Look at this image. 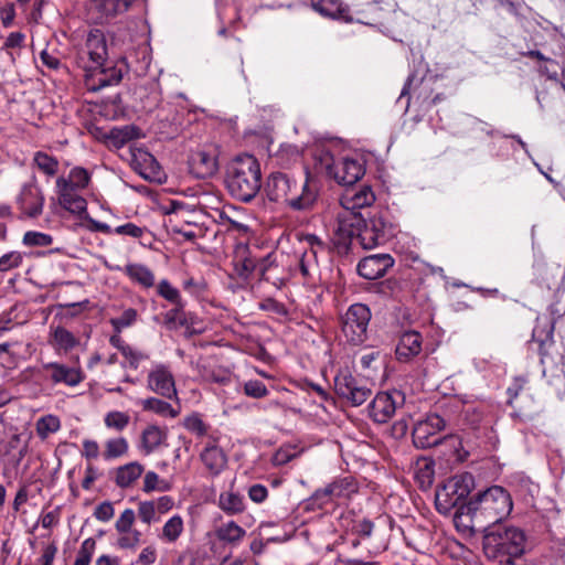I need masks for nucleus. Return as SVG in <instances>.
Returning a JSON list of instances; mask_svg holds the SVG:
<instances>
[{"label":"nucleus","mask_w":565,"mask_h":565,"mask_svg":"<svg viewBox=\"0 0 565 565\" xmlns=\"http://www.w3.org/2000/svg\"><path fill=\"white\" fill-rule=\"evenodd\" d=\"M512 509L510 493L501 486H492L470 498L461 507V515L470 516L473 526L488 527L508 518Z\"/></svg>","instance_id":"obj_1"},{"label":"nucleus","mask_w":565,"mask_h":565,"mask_svg":"<svg viewBox=\"0 0 565 565\" xmlns=\"http://www.w3.org/2000/svg\"><path fill=\"white\" fill-rule=\"evenodd\" d=\"M260 180V164L252 154H239L226 167V189L242 202H250L257 195L262 186Z\"/></svg>","instance_id":"obj_2"},{"label":"nucleus","mask_w":565,"mask_h":565,"mask_svg":"<svg viewBox=\"0 0 565 565\" xmlns=\"http://www.w3.org/2000/svg\"><path fill=\"white\" fill-rule=\"evenodd\" d=\"M264 193L270 202L286 203L295 211L310 209L317 199V192L310 186L308 179L299 184L281 172H274L267 178Z\"/></svg>","instance_id":"obj_3"},{"label":"nucleus","mask_w":565,"mask_h":565,"mask_svg":"<svg viewBox=\"0 0 565 565\" xmlns=\"http://www.w3.org/2000/svg\"><path fill=\"white\" fill-rule=\"evenodd\" d=\"M526 546L525 532L514 525L493 527L484 535L483 550L489 558L500 559L510 564L515 557L524 554Z\"/></svg>","instance_id":"obj_4"},{"label":"nucleus","mask_w":565,"mask_h":565,"mask_svg":"<svg viewBox=\"0 0 565 565\" xmlns=\"http://www.w3.org/2000/svg\"><path fill=\"white\" fill-rule=\"evenodd\" d=\"M90 173L82 167L71 169L67 177H58L55 184L60 205L72 214L83 216L87 211L83 192L90 184Z\"/></svg>","instance_id":"obj_5"},{"label":"nucleus","mask_w":565,"mask_h":565,"mask_svg":"<svg viewBox=\"0 0 565 565\" xmlns=\"http://www.w3.org/2000/svg\"><path fill=\"white\" fill-rule=\"evenodd\" d=\"M312 169L315 174L333 179L338 184L344 186L353 185L365 172L359 160L352 158L335 160L326 149H318L315 152Z\"/></svg>","instance_id":"obj_6"},{"label":"nucleus","mask_w":565,"mask_h":565,"mask_svg":"<svg viewBox=\"0 0 565 565\" xmlns=\"http://www.w3.org/2000/svg\"><path fill=\"white\" fill-rule=\"evenodd\" d=\"M473 488L475 478L469 472L449 478L436 491V509L443 514H448L452 509L458 508L461 513V507L467 503L465 500Z\"/></svg>","instance_id":"obj_7"},{"label":"nucleus","mask_w":565,"mask_h":565,"mask_svg":"<svg viewBox=\"0 0 565 565\" xmlns=\"http://www.w3.org/2000/svg\"><path fill=\"white\" fill-rule=\"evenodd\" d=\"M372 318L370 308L364 303H353L341 316V332L347 342L360 345L367 339V329Z\"/></svg>","instance_id":"obj_8"},{"label":"nucleus","mask_w":565,"mask_h":565,"mask_svg":"<svg viewBox=\"0 0 565 565\" xmlns=\"http://www.w3.org/2000/svg\"><path fill=\"white\" fill-rule=\"evenodd\" d=\"M107 58L106 39L99 30H93L87 34L85 44L78 51L77 65L85 71V74L102 67Z\"/></svg>","instance_id":"obj_9"},{"label":"nucleus","mask_w":565,"mask_h":565,"mask_svg":"<svg viewBox=\"0 0 565 565\" xmlns=\"http://www.w3.org/2000/svg\"><path fill=\"white\" fill-rule=\"evenodd\" d=\"M337 394L353 406H360L371 396L372 391L361 380L355 379L348 370H340L334 377Z\"/></svg>","instance_id":"obj_10"},{"label":"nucleus","mask_w":565,"mask_h":565,"mask_svg":"<svg viewBox=\"0 0 565 565\" xmlns=\"http://www.w3.org/2000/svg\"><path fill=\"white\" fill-rule=\"evenodd\" d=\"M446 427V422L438 414H429L416 423L413 428V443L417 448H430L441 443L439 433Z\"/></svg>","instance_id":"obj_11"},{"label":"nucleus","mask_w":565,"mask_h":565,"mask_svg":"<svg viewBox=\"0 0 565 565\" xmlns=\"http://www.w3.org/2000/svg\"><path fill=\"white\" fill-rule=\"evenodd\" d=\"M390 235V225L381 215L362 218L358 231V239L364 249H373L386 242Z\"/></svg>","instance_id":"obj_12"},{"label":"nucleus","mask_w":565,"mask_h":565,"mask_svg":"<svg viewBox=\"0 0 565 565\" xmlns=\"http://www.w3.org/2000/svg\"><path fill=\"white\" fill-rule=\"evenodd\" d=\"M147 387L169 399L177 398L178 395L173 374L169 366L162 363L154 364L149 371Z\"/></svg>","instance_id":"obj_13"},{"label":"nucleus","mask_w":565,"mask_h":565,"mask_svg":"<svg viewBox=\"0 0 565 565\" xmlns=\"http://www.w3.org/2000/svg\"><path fill=\"white\" fill-rule=\"evenodd\" d=\"M220 148L216 145H205L195 151L190 160L193 173L205 179L214 175L218 170Z\"/></svg>","instance_id":"obj_14"},{"label":"nucleus","mask_w":565,"mask_h":565,"mask_svg":"<svg viewBox=\"0 0 565 565\" xmlns=\"http://www.w3.org/2000/svg\"><path fill=\"white\" fill-rule=\"evenodd\" d=\"M43 372L53 384H64L70 387L77 386L85 379L79 367H72L57 362L43 364Z\"/></svg>","instance_id":"obj_15"},{"label":"nucleus","mask_w":565,"mask_h":565,"mask_svg":"<svg viewBox=\"0 0 565 565\" xmlns=\"http://www.w3.org/2000/svg\"><path fill=\"white\" fill-rule=\"evenodd\" d=\"M361 224L362 217L360 213L345 210L343 213H339L334 228V244L338 246H347L353 236L358 237V231Z\"/></svg>","instance_id":"obj_16"},{"label":"nucleus","mask_w":565,"mask_h":565,"mask_svg":"<svg viewBox=\"0 0 565 565\" xmlns=\"http://www.w3.org/2000/svg\"><path fill=\"white\" fill-rule=\"evenodd\" d=\"M394 265L390 254H375L361 259L358 264V273L361 277L375 280L383 277Z\"/></svg>","instance_id":"obj_17"},{"label":"nucleus","mask_w":565,"mask_h":565,"mask_svg":"<svg viewBox=\"0 0 565 565\" xmlns=\"http://www.w3.org/2000/svg\"><path fill=\"white\" fill-rule=\"evenodd\" d=\"M131 166L146 180H161L162 171L160 164L150 152L142 148H136L131 151Z\"/></svg>","instance_id":"obj_18"},{"label":"nucleus","mask_w":565,"mask_h":565,"mask_svg":"<svg viewBox=\"0 0 565 565\" xmlns=\"http://www.w3.org/2000/svg\"><path fill=\"white\" fill-rule=\"evenodd\" d=\"M19 209L29 217H36L42 213L44 196L35 182L22 186L18 196Z\"/></svg>","instance_id":"obj_19"},{"label":"nucleus","mask_w":565,"mask_h":565,"mask_svg":"<svg viewBox=\"0 0 565 565\" xmlns=\"http://www.w3.org/2000/svg\"><path fill=\"white\" fill-rule=\"evenodd\" d=\"M132 2L134 0H92L89 10L96 12L92 19L96 23H105L109 19L125 13Z\"/></svg>","instance_id":"obj_20"},{"label":"nucleus","mask_w":565,"mask_h":565,"mask_svg":"<svg viewBox=\"0 0 565 565\" xmlns=\"http://www.w3.org/2000/svg\"><path fill=\"white\" fill-rule=\"evenodd\" d=\"M122 78V71L116 66L99 67L85 74V85L88 90L97 92L106 86L117 85Z\"/></svg>","instance_id":"obj_21"},{"label":"nucleus","mask_w":565,"mask_h":565,"mask_svg":"<svg viewBox=\"0 0 565 565\" xmlns=\"http://www.w3.org/2000/svg\"><path fill=\"white\" fill-rule=\"evenodd\" d=\"M375 201L371 186L362 185L360 189H347L340 198L341 206L349 212L370 206Z\"/></svg>","instance_id":"obj_22"},{"label":"nucleus","mask_w":565,"mask_h":565,"mask_svg":"<svg viewBox=\"0 0 565 565\" xmlns=\"http://www.w3.org/2000/svg\"><path fill=\"white\" fill-rule=\"evenodd\" d=\"M423 338L419 332L411 330L405 331L396 347V358L401 362H408L422 351Z\"/></svg>","instance_id":"obj_23"},{"label":"nucleus","mask_w":565,"mask_h":565,"mask_svg":"<svg viewBox=\"0 0 565 565\" xmlns=\"http://www.w3.org/2000/svg\"><path fill=\"white\" fill-rule=\"evenodd\" d=\"M116 270L122 271L134 284L145 289H150L156 285L153 271L140 263H128L124 267L116 266Z\"/></svg>","instance_id":"obj_24"},{"label":"nucleus","mask_w":565,"mask_h":565,"mask_svg":"<svg viewBox=\"0 0 565 565\" xmlns=\"http://www.w3.org/2000/svg\"><path fill=\"white\" fill-rule=\"evenodd\" d=\"M396 401L388 393L377 394L370 405V416L376 423L388 422L396 412Z\"/></svg>","instance_id":"obj_25"},{"label":"nucleus","mask_w":565,"mask_h":565,"mask_svg":"<svg viewBox=\"0 0 565 565\" xmlns=\"http://www.w3.org/2000/svg\"><path fill=\"white\" fill-rule=\"evenodd\" d=\"M269 258L270 256H267L259 262H256L252 257L242 258L235 262V273L239 278L247 280L252 274L257 270L259 273L260 279L269 280V277L267 276V273L271 267Z\"/></svg>","instance_id":"obj_26"},{"label":"nucleus","mask_w":565,"mask_h":565,"mask_svg":"<svg viewBox=\"0 0 565 565\" xmlns=\"http://www.w3.org/2000/svg\"><path fill=\"white\" fill-rule=\"evenodd\" d=\"M201 460L212 476L220 475L227 465V457L222 448L212 444L202 450Z\"/></svg>","instance_id":"obj_27"},{"label":"nucleus","mask_w":565,"mask_h":565,"mask_svg":"<svg viewBox=\"0 0 565 565\" xmlns=\"http://www.w3.org/2000/svg\"><path fill=\"white\" fill-rule=\"evenodd\" d=\"M303 241L308 245V249H306L300 260V270L303 276H308L310 274L311 262H317L318 255L324 253L328 246L315 234H307Z\"/></svg>","instance_id":"obj_28"},{"label":"nucleus","mask_w":565,"mask_h":565,"mask_svg":"<svg viewBox=\"0 0 565 565\" xmlns=\"http://www.w3.org/2000/svg\"><path fill=\"white\" fill-rule=\"evenodd\" d=\"M313 9L321 15L350 22V10L340 0H311Z\"/></svg>","instance_id":"obj_29"},{"label":"nucleus","mask_w":565,"mask_h":565,"mask_svg":"<svg viewBox=\"0 0 565 565\" xmlns=\"http://www.w3.org/2000/svg\"><path fill=\"white\" fill-rule=\"evenodd\" d=\"M166 439L167 433L163 428L149 425L141 433L139 449L145 455H150L157 450Z\"/></svg>","instance_id":"obj_30"},{"label":"nucleus","mask_w":565,"mask_h":565,"mask_svg":"<svg viewBox=\"0 0 565 565\" xmlns=\"http://www.w3.org/2000/svg\"><path fill=\"white\" fill-rule=\"evenodd\" d=\"M50 343L57 351L68 352L79 344V339L64 327H51Z\"/></svg>","instance_id":"obj_31"},{"label":"nucleus","mask_w":565,"mask_h":565,"mask_svg":"<svg viewBox=\"0 0 565 565\" xmlns=\"http://www.w3.org/2000/svg\"><path fill=\"white\" fill-rule=\"evenodd\" d=\"M143 470V466L137 461L120 466L116 470L115 482L119 488H129L141 477Z\"/></svg>","instance_id":"obj_32"},{"label":"nucleus","mask_w":565,"mask_h":565,"mask_svg":"<svg viewBox=\"0 0 565 565\" xmlns=\"http://www.w3.org/2000/svg\"><path fill=\"white\" fill-rule=\"evenodd\" d=\"M215 535L225 544L238 545L245 537L246 531L235 521H227L216 527Z\"/></svg>","instance_id":"obj_33"},{"label":"nucleus","mask_w":565,"mask_h":565,"mask_svg":"<svg viewBox=\"0 0 565 565\" xmlns=\"http://www.w3.org/2000/svg\"><path fill=\"white\" fill-rule=\"evenodd\" d=\"M217 505L227 515H236L245 510L244 497L233 491L221 492Z\"/></svg>","instance_id":"obj_34"},{"label":"nucleus","mask_w":565,"mask_h":565,"mask_svg":"<svg viewBox=\"0 0 565 565\" xmlns=\"http://www.w3.org/2000/svg\"><path fill=\"white\" fill-rule=\"evenodd\" d=\"M184 531V522L181 515H172L162 526L159 539L166 543H174Z\"/></svg>","instance_id":"obj_35"},{"label":"nucleus","mask_w":565,"mask_h":565,"mask_svg":"<svg viewBox=\"0 0 565 565\" xmlns=\"http://www.w3.org/2000/svg\"><path fill=\"white\" fill-rule=\"evenodd\" d=\"M139 404L143 411L153 412L163 417L174 418L179 415V411L174 409L171 404L157 397L140 399Z\"/></svg>","instance_id":"obj_36"},{"label":"nucleus","mask_w":565,"mask_h":565,"mask_svg":"<svg viewBox=\"0 0 565 565\" xmlns=\"http://www.w3.org/2000/svg\"><path fill=\"white\" fill-rule=\"evenodd\" d=\"M104 448V459L114 460L128 454L129 444L125 437H115L106 440Z\"/></svg>","instance_id":"obj_37"},{"label":"nucleus","mask_w":565,"mask_h":565,"mask_svg":"<svg viewBox=\"0 0 565 565\" xmlns=\"http://www.w3.org/2000/svg\"><path fill=\"white\" fill-rule=\"evenodd\" d=\"M334 499L350 498L358 492V484L352 477H343L329 483Z\"/></svg>","instance_id":"obj_38"},{"label":"nucleus","mask_w":565,"mask_h":565,"mask_svg":"<svg viewBox=\"0 0 565 565\" xmlns=\"http://www.w3.org/2000/svg\"><path fill=\"white\" fill-rule=\"evenodd\" d=\"M33 163L47 177H54L58 171V160L46 152L38 151L34 153Z\"/></svg>","instance_id":"obj_39"},{"label":"nucleus","mask_w":565,"mask_h":565,"mask_svg":"<svg viewBox=\"0 0 565 565\" xmlns=\"http://www.w3.org/2000/svg\"><path fill=\"white\" fill-rule=\"evenodd\" d=\"M61 427L57 416L45 415L38 419L35 424L36 434L41 439H46L51 434L56 433Z\"/></svg>","instance_id":"obj_40"},{"label":"nucleus","mask_w":565,"mask_h":565,"mask_svg":"<svg viewBox=\"0 0 565 565\" xmlns=\"http://www.w3.org/2000/svg\"><path fill=\"white\" fill-rule=\"evenodd\" d=\"M157 292L160 297L169 301L170 303L183 308V301L180 291L173 287L169 280L161 279L157 285Z\"/></svg>","instance_id":"obj_41"},{"label":"nucleus","mask_w":565,"mask_h":565,"mask_svg":"<svg viewBox=\"0 0 565 565\" xmlns=\"http://www.w3.org/2000/svg\"><path fill=\"white\" fill-rule=\"evenodd\" d=\"M130 423L129 414L120 411L108 412L104 417V424L107 428L116 431H122Z\"/></svg>","instance_id":"obj_42"},{"label":"nucleus","mask_w":565,"mask_h":565,"mask_svg":"<svg viewBox=\"0 0 565 565\" xmlns=\"http://www.w3.org/2000/svg\"><path fill=\"white\" fill-rule=\"evenodd\" d=\"M183 426L186 430H189L191 434L195 435L196 437H203L209 431V425L203 422L201 416L199 414H191L186 416L183 420Z\"/></svg>","instance_id":"obj_43"},{"label":"nucleus","mask_w":565,"mask_h":565,"mask_svg":"<svg viewBox=\"0 0 565 565\" xmlns=\"http://www.w3.org/2000/svg\"><path fill=\"white\" fill-rule=\"evenodd\" d=\"M138 312L134 308H128L116 318L110 319V324L115 331L120 332L121 330L131 327L137 321Z\"/></svg>","instance_id":"obj_44"},{"label":"nucleus","mask_w":565,"mask_h":565,"mask_svg":"<svg viewBox=\"0 0 565 565\" xmlns=\"http://www.w3.org/2000/svg\"><path fill=\"white\" fill-rule=\"evenodd\" d=\"M96 550V541L88 537L83 541L73 565H89Z\"/></svg>","instance_id":"obj_45"},{"label":"nucleus","mask_w":565,"mask_h":565,"mask_svg":"<svg viewBox=\"0 0 565 565\" xmlns=\"http://www.w3.org/2000/svg\"><path fill=\"white\" fill-rule=\"evenodd\" d=\"M117 546L121 550H135L141 541V533L138 530H130L126 533H118Z\"/></svg>","instance_id":"obj_46"},{"label":"nucleus","mask_w":565,"mask_h":565,"mask_svg":"<svg viewBox=\"0 0 565 565\" xmlns=\"http://www.w3.org/2000/svg\"><path fill=\"white\" fill-rule=\"evenodd\" d=\"M138 516L142 523L148 525L160 520V516L157 513L154 505L150 500L139 502Z\"/></svg>","instance_id":"obj_47"},{"label":"nucleus","mask_w":565,"mask_h":565,"mask_svg":"<svg viewBox=\"0 0 565 565\" xmlns=\"http://www.w3.org/2000/svg\"><path fill=\"white\" fill-rule=\"evenodd\" d=\"M142 490L146 493L154 490L167 491L169 490V484L164 480H161L154 471H148L143 478Z\"/></svg>","instance_id":"obj_48"},{"label":"nucleus","mask_w":565,"mask_h":565,"mask_svg":"<svg viewBox=\"0 0 565 565\" xmlns=\"http://www.w3.org/2000/svg\"><path fill=\"white\" fill-rule=\"evenodd\" d=\"M121 354L125 358L127 365L132 370H137L142 361L149 359L147 353L137 350L131 345L124 348V352Z\"/></svg>","instance_id":"obj_49"},{"label":"nucleus","mask_w":565,"mask_h":565,"mask_svg":"<svg viewBox=\"0 0 565 565\" xmlns=\"http://www.w3.org/2000/svg\"><path fill=\"white\" fill-rule=\"evenodd\" d=\"M23 262V255L20 252H9L0 257V271L6 273L18 268Z\"/></svg>","instance_id":"obj_50"},{"label":"nucleus","mask_w":565,"mask_h":565,"mask_svg":"<svg viewBox=\"0 0 565 565\" xmlns=\"http://www.w3.org/2000/svg\"><path fill=\"white\" fill-rule=\"evenodd\" d=\"M135 521L136 513L132 509H126L125 511H122L115 523V529L117 533H126L129 532L130 530H135L132 527Z\"/></svg>","instance_id":"obj_51"},{"label":"nucleus","mask_w":565,"mask_h":565,"mask_svg":"<svg viewBox=\"0 0 565 565\" xmlns=\"http://www.w3.org/2000/svg\"><path fill=\"white\" fill-rule=\"evenodd\" d=\"M334 500L333 495L331 494V490L329 484L326 486L322 489H318L313 492L311 498L308 500L309 505H316L318 508H323L330 502Z\"/></svg>","instance_id":"obj_52"},{"label":"nucleus","mask_w":565,"mask_h":565,"mask_svg":"<svg viewBox=\"0 0 565 565\" xmlns=\"http://www.w3.org/2000/svg\"><path fill=\"white\" fill-rule=\"evenodd\" d=\"M23 244L29 246H49L52 244V237L41 232H26L23 236Z\"/></svg>","instance_id":"obj_53"},{"label":"nucleus","mask_w":565,"mask_h":565,"mask_svg":"<svg viewBox=\"0 0 565 565\" xmlns=\"http://www.w3.org/2000/svg\"><path fill=\"white\" fill-rule=\"evenodd\" d=\"M244 393L253 398H262L268 395V390L263 382L250 380L244 384Z\"/></svg>","instance_id":"obj_54"},{"label":"nucleus","mask_w":565,"mask_h":565,"mask_svg":"<svg viewBox=\"0 0 565 565\" xmlns=\"http://www.w3.org/2000/svg\"><path fill=\"white\" fill-rule=\"evenodd\" d=\"M135 137V129L132 127L126 126L124 128H115L110 131V138L114 141V145L117 147L124 146L126 142L130 141Z\"/></svg>","instance_id":"obj_55"},{"label":"nucleus","mask_w":565,"mask_h":565,"mask_svg":"<svg viewBox=\"0 0 565 565\" xmlns=\"http://www.w3.org/2000/svg\"><path fill=\"white\" fill-rule=\"evenodd\" d=\"M183 289L192 296L199 297L206 290V282L204 279H194L189 277L182 282Z\"/></svg>","instance_id":"obj_56"},{"label":"nucleus","mask_w":565,"mask_h":565,"mask_svg":"<svg viewBox=\"0 0 565 565\" xmlns=\"http://www.w3.org/2000/svg\"><path fill=\"white\" fill-rule=\"evenodd\" d=\"M40 61L42 65L50 71H58L63 67V64L57 54L50 52L49 50L41 51Z\"/></svg>","instance_id":"obj_57"},{"label":"nucleus","mask_w":565,"mask_h":565,"mask_svg":"<svg viewBox=\"0 0 565 565\" xmlns=\"http://www.w3.org/2000/svg\"><path fill=\"white\" fill-rule=\"evenodd\" d=\"M115 515V509L111 502L104 501L95 508L94 516L102 522H108Z\"/></svg>","instance_id":"obj_58"},{"label":"nucleus","mask_w":565,"mask_h":565,"mask_svg":"<svg viewBox=\"0 0 565 565\" xmlns=\"http://www.w3.org/2000/svg\"><path fill=\"white\" fill-rule=\"evenodd\" d=\"M203 377L209 382L226 384L231 381V373L224 369H215L206 371Z\"/></svg>","instance_id":"obj_59"},{"label":"nucleus","mask_w":565,"mask_h":565,"mask_svg":"<svg viewBox=\"0 0 565 565\" xmlns=\"http://www.w3.org/2000/svg\"><path fill=\"white\" fill-rule=\"evenodd\" d=\"M114 233L118 235L130 236L134 238H140L145 233V228L134 223H126L124 225L115 227Z\"/></svg>","instance_id":"obj_60"},{"label":"nucleus","mask_w":565,"mask_h":565,"mask_svg":"<svg viewBox=\"0 0 565 565\" xmlns=\"http://www.w3.org/2000/svg\"><path fill=\"white\" fill-rule=\"evenodd\" d=\"M157 561V550L154 546L149 545L141 550L136 563L138 565H152Z\"/></svg>","instance_id":"obj_61"},{"label":"nucleus","mask_w":565,"mask_h":565,"mask_svg":"<svg viewBox=\"0 0 565 565\" xmlns=\"http://www.w3.org/2000/svg\"><path fill=\"white\" fill-rule=\"evenodd\" d=\"M150 501L153 503L154 509H156L157 513L159 514V516L168 513L174 505V500L170 495H162L156 500H150Z\"/></svg>","instance_id":"obj_62"},{"label":"nucleus","mask_w":565,"mask_h":565,"mask_svg":"<svg viewBox=\"0 0 565 565\" xmlns=\"http://www.w3.org/2000/svg\"><path fill=\"white\" fill-rule=\"evenodd\" d=\"M259 308L265 311H270L277 315L285 316L287 310L285 306L273 298H266L259 303Z\"/></svg>","instance_id":"obj_63"},{"label":"nucleus","mask_w":565,"mask_h":565,"mask_svg":"<svg viewBox=\"0 0 565 565\" xmlns=\"http://www.w3.org/2000/svg\"><path fill=\"white\" fill-rule=\"evenodd\" d=\"M268 490L263 484H254L248 490V497L255 503H262L267 499Z\"/></svg>","instance_id":"obj_64"}]
</instances>
